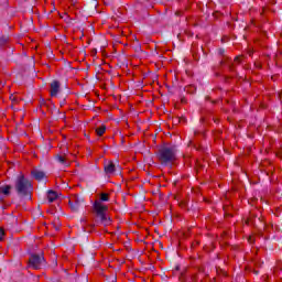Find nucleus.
<instances>
[{
	"instance_id": "nucleus-10",
	"label": "nucleus",
	"mask_w": 282,
	"mask_h": 282,
	"mask_svg": "<svg viewBox=\"0 0 282 282\" xmlns=\"http://www.w3.org/2000/svg\"><path fill=\"white\" fill-rule=\"evenodd\" d=\"M56 199H58V193H56L54 191H48V193H47V200L50 203H52V202H56Z\"/></svg>"
},
{
	"instance_id": "nucleus-3",
	"label": "nucleus",
	"mask_w": 282,
	"mask_h": 282,
	"mask_svg": "<svg viewBox=\"0 0 282 282\" xmlns=\"http://www.w3.org/2000/svg\"><path fill=\"white\" fill-rule=\"evenodd\" d=\"M159 158L163 164H169V162H173V160H175V148L169 145L161 148L159 151Z\"/></svg>"
},
{
	"instance_id": "nucleus-16",
	"label": "nucleus",
	"mask_w": 282,
	"mask_h": 282,
	"mask_svg": "<svg viewBox=\"0 0 282 282\" xmlns=\"http://www.w3.org/2000/svg\"><path fill=\"white\" fill-rule=\"evenodd\" d=\"M249 241H251V242H252V238H249Z\"/></svg>"
},
{
	"instance_id": "nucleus-7",
	"label": "nucleus",
	"mask_w": 282,
	"mask_h": 282,
	"mask_svg": "<svg viewBox=\"0 0 282 282\" xmlns=\"http://www.w3.org/2000/svg\"><path fill=\"white\" fill-rule=\"evenodd\" d=\"M58 91H61V83L58 80H54L51 83V96L52 98L58 96Z\"/></svg>"
},
{
	"instance_id": "nucleus-15",
	"label": "nucleus",
	"mask_w": 282,
	"mask_h": 282,
	"mask_svg": "<svg viewBox=\"0 0 282 282\" xmlns=\"http://www.w3.org/2000/svg\"><path fill=\"white\" fill-rule=\"evenodd\" d=\"M235 63H239V57H236V58H235Z\"/></svg>"
},
{
	"instance_id": "nucleus-1",
	"label": "nucleus",
	"mask_w": 282,
	"mask_h": 282,
	"mask_svg": "<svg viewBox=\"0 0 282 282\" xmlns=\"http://www.w3.org/2000/svg\"><path fill=\"white\" fill-rule=\"evenodd\" d=\"M15 191L20 197H25L32 193V183L23 174H20L15 181Z\"/></svg>"
},
{
	"instance_id": "nucleus-14",
	"label": "nucleus",
	"mask_w": 282,
	"mask_h": 282,
	"mask_svg": "<svg viewBox=\"0 0 282 282\" xmlns=\"http://www.w3.org/2000/svg\"><path fill=\"white\" fill-rule=\"evenodd\" d=\"M57 161L61 162V164H65V156L57 155Z\"/></svg>"
},
{
	"instance_id": "nucleus-12",
	"label": "nucleus",
	"mask_w": 282,
	"mask_h": 282,
	"mask_svg": "<svg viewBox=\"0 0 282 282\" xmlns=\"http://www.w3.org/2000/svg\"><path fill=\"white\" fill-rule=\"evenodd\" d=\"M96 202H109V194L107 193H101L100 196H99V199H97Z\"/></svg>"
},
{
	"instance_id": "nucleus-4",
	"label": "nucleus",
	"mask_w": 282,
	"mask_h": 282,
	"mask_svg": "<svg viewBox=\"0 0 282 282\" xmlns=\"http://www.w3.org/2000/svg\"><path fill=\"white\" fill-rule=\"evenodd\" d=\"M68 204L73 213H78V210L83 208V204H85V199L78 196V194H75L69 197Z\"/></svg>"
},
{
	"instance_id": "nucleus-9",
	"label": "nucleus",
	"mask_w": 282,
	"mask_h": 282,
	"mask_svg": "<svg viewBox=\"0 0 282 282\" xmlns=\"http://www.w3.org/2000/svg\"><path fill=\"white\" fill-rule=\"evenodd\" d=\"M10 191H12V185H2L0 186V193L1 195H10Z\"/></svg>"
},
{
	"instance_id": "nucleus-13",
	"label": "nucleus",
	"mask_w": 282,
	"mask_h": 282,
	"mask_svg": "<svg viewBox=\"0 0 282 282\" xmlns=\"http://www.w3.org/2000/svg\"><path fill=\"white\" fill-rule=\"evenodd\" d=\"M3 237H6V230L0 227V241H3Z\"/></svg>"
},
{
	"instance_id": "nucleus-8",
	"label": "nucleus",
	"mask_w": 282,
	"mask_h": 282,
	"mask_svg": "<svg viewBox=\"0 0 282 282\" xmlns=\"http://www.w3.org/2000/svg\"><path fill=\"white\" fill-rule=\"evenodd\" d=\"M32 175L35 180H37L39 182H41V180H43L45 177V172L40 171V170H33L32 171Z\"/></svg>"
},
{
	"instance_id": "nucleus-11",
	"label": "nucleus",
	"mask_w": 282,
	"mask_h": 282,
	"mask_svg": "<svg viewBox=\"0 0 282 282\" xmlns=\"http://www.w3.org/2000/svg\"><path fill=\"white\" fill-rule=\"evenodd\" d=\"M107 131V126L101 124L99 128L96 129V134L100 137L105 135V132Z\"/></svg>"
},
{
	"instance_id": "nucleus-6",
	"label": "nucleus",
	"mask_w": 282,
	"mask_h": 282,
	"mask_svg": "<svg viewBox=\"0 0 282 282\" xmlns=\"http://www.w3.org/2000/svg\"><path fill=\"white\" fill-rule=\"evenodd\" d=\"M104 171L106 175H113V173H116V164H113L111 161H106L104 163Z\"/></svg>"
},
{
	"instance_id": "nucleus-2",
	"label": "nucleus",
	"mask_w": 282,
	"mask_h": 282,
	"mask_svg": "<svg viewBox=\"0 0 282 282\" xmlns=\"http://www.w3.org/2000/svg\"><path fill=\"white\" fill-rule=\"evenodd\" d=\"M93 208L94 213L97 215V217H99L104 226H109V224H111V219L107 217V212L109 210V207L107 205H105L100 200H95Z\"/></svg>"
},
{
	"instance_id": "nucleus-5",
	"label": "nucleus",
	"mask_w": 282,
	"mask_h": 282,
	"mask_svg": "<svg viewBox=\"0 0 282 282\" xmlns=\"http://www.w3.org/2000/svg\"><path fill=\"white\" fill-rule=\"evenodd\" d=\"M45 263V259L43 256L33 254L29 259L30 268H33V270H39L41 267Z\"/></svg>"
}]
</instances>
